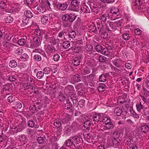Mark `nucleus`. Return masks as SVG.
Instances as JSON below:
<instances>
[{
    "label": "nucleus",
    "instance_id": "1",
    "mask_svg": "<svg viewBox=\"0 0 149 149\" xmlns=\"http://www.w3.org/2000/svg\"><path fill=\"white\" fill-rule=\"evenodd\" d=\"M79 4L80 2L77 0H71L68 9L73 11H78L79 10Z\"/></svg>",
    "mask_w": 149,
    "mask_h": 149
},
{
    "label": "nucleus",
    "instance_id": "2",
    "mask_svg": "<svg viewBox=\"0 0 149 149\" xmlns=\"http://www.w3.org/2000/svg\"><path fill=\"white\" fill-rule=\"evenodd\" d=\"M120 134L117 132L113 133V136L111 138V145L113 146H118L120 142Z\"/></svg>",
    "mask_w": 149,
    "mask_h": 149
},
{
    "label": "nucleus",
    "instance_id": "3",
    "mask_svg": "<svg viewBox=\"0 0 149 149\" xmlns=\"http://www.w3.org/2000/svg\"><path fill=\"white\" fill-rule=\"evenodd\" d=\"M11 86L12 84H6L3 85V90L1 91L3 97H8V96L10 94L9 93H8V92L11 89Z\"/></svg>",
    "mask_w": 149,
    "mask_h": 149
},
{
    "label": "nucleus",
    "instance_id": "4",
    "mask_svg": "<svg viewBox=\"0 0 149 149\" xmlns=\"http://www.w3.org/2000/svg\"><path fill=\"white\" fill-rule=\"evenodd\" d=\"M41 39L40 37H35L33 39V42L31 45V47L35 48L39 47L41 43Z\"/></svg>",
    "mask_w": 149,
    "mask_h": 149
},
{
    "label": "nucleus",
    "instance_id": "5",
    "mask_svg": "<svg viewBox=\"0 0 149 149\" xmlns=\"http://www.w3.org/2000/svg\"><path fill=\"white\" fill-rule=\"evenodd\" d=\"M122 21L116 22H110L109 23V27L111 28V29L114 31L117 29V28L120 27L122 24Z\"/></svg>",
    "mask_w": 149,
    "mask_h": 149
},
{
    "label": "nucleus",
    "instance_id": "6",
    "mask_svg": "<svg viewBox=\"0 0 149 149\" xmlns=\"http://www.w3.org/2000/svg\"><path fill=\"white\" fill-rule=\"evenodd\" d=\"M71 137L74 145L76 146H77V144L81 143L83 141L82 138L77 136Z\"/></svg>",
    "mask_w": 149,
    "mask_h": 149
},
{
    "label": "nucleus",
    "instance_id": "7",
    "mask_svg": "<svg viewBox=\"0 0 149 149\" xmlns=\"http://www.w3.org/2000/svg\"><path fill=\"white\" fill-rule=\"evenodd\" d=\"M72 140L71 137H70L69 139L65 141V143L67 146L71 148H74L76 147V146L74 145Z\"/></svg>",
    "mask_w": 149,
    "mask_h": 149
},
{
    "label": "nucleus",
    "instance_id": "8",
    "mask_svg": "<svg viewBox=\"0 0 149 149\" xmlns=\"http://www.w3.org/2000/svg\"><path fill=\"white\" fill-rule=\"evenodd\" d=\"M81 77L78 74H76L74 75L72 77V81L73 82H79L81 80Z\"/></svg>",
    "mask_w": 149,
    "mask_h": 149
},
{
    "label": "nucleus",
    "instance_id": "9",
    "mask_svg": "<svg viewBox=\"0 0 149 149\" xmlns=\"http://www.w3.org/2000/svg\"><path fill=\"white\" fill-rule=\"evenodd\" d=\"M69 2H66L63 3H61L59 6V9L62 11L65 10L67 9Z\"/></svg>",
    "mask_w": 149,
    "mask_h": 149
},
{
    "label": "nucleus",
    "instance_id": "10",
    "mask_svg": "<svg viewBox=\"0 0 149 149\" xmlns=\"http://www.w3.org/2000/svg\"><path fill=\"white\" fill-rule=\"evenodd\" d=\"M38 110L41 109L42 107H43V102L41 100H38L34 104Z\"/></svg>",
    "mask_w": 149,
    "mask_h": 149
},
{
    "label": "nucleus",
    "instance_id": "11",
    "mask_svg": "<svg viewBox=\"0 0 149 149\" xmlns=\"http://www.w3.org/2000/svg\"><path fill=\"white\" fill-rule=\"evenodd\" d=\"M36 9L38 10V12H39L41 13H44L45 12L46 9L45 7L43 5H39L38 6L37 5L35 7Z\"/></svg>",
    "mask_w": 149,
    "mask_h": 149
},
{
    "label": "nucleus",
    "instance_id": "12",
    "mask_svg": "<svg viewBox=\"0 0 149 149\" xmlns=\"http://www.w3.org/2000/svg\"><path fill=\"white\" fill-rule=\"evenodd\" d=\"M76 95L71 92H68V97L69 99H73L74 100V102L75 103L76 102V100L77 98L76 96Z\"/></svg>",
    "mask_w": 149,
    "mask_h": 149
},
{
    "label": "nucleus",
    "instance_id": "13",
    "mask_svg": "<svg viewBox=\"0 0 149 149\" xmlns=\"http://www.w3.org/2000/svg\"><path fill=\"white\" fill-rule=\"evenodd\" d=\"M23 26H25L26 27H29L30 26V21L29 19L26 17H24L22 20Z\"/></svg>",
    "mask_w": 149,
    "mask_h": 149
},
{
    "label": "nucleus",
    "instance_id": "14",
    "mask_svg": "<svg viewBox=\"0 0 149 149\" xmlns=\"http://www.w3.org/2000/svg\"><path fill=\"white\" fill-rule=\"evenodd\" d=\"M141 130L142 132L145 134L146 133L149 131V126L146 125H142L141 126Z\"/></svg>",
    "mask_w": 149,
    "mask_h": 149
},
{
    "label": "nucleus",
    "instance_id": "15",
    "mask_svg": "<svg viewBox=\"0 0 149 149\" xmlns=\"http://www.w3.org/2000/svg\"><path fill=\"white\" fill-rule=\"evenodd\" d=\"M123 112L122 111V109L119 108H116L114 110V113L116 116H119L121 114H123Z\"/></svg>",
    "mask_w": 149,
    "mask_h": 149
},
{
    "label": "nucleus",
    "instance_id": "16",
    "mask_svg": "<svg viewBox=\"0 0 149 149\" xmlns=\"http://www.w3.org/2000/svg\"><path fill=\"white\" fill-rule=\"evenodd\" d=\"M71 117L70 116L67 115L65 118L62 119L61 122L64 124H66L68 123L70 120Z\"/></svg>",
    "mask_w": 149,
    "mask_h": 149
},
{
    "label": "nucleus",
    "instance_id": "17",
    "mask_svg": "<svg viewBox=\"0 0 149 149\" xmlns=\"http://www.w3.org/2000/svg\"><path fill=\"white\" fill-rule=\"evenodd\" d=\"M91 123L90 121L89 120L86 121L84 123V126L86 128V130L89 131L90 129V126Z\"/></svg>",
    "mask_w": 149,
    "mask_h": 149
},
{
    "label": "nucleus",
    "instance_id": "18",
    "mask_svg": "<svg viewBox=\"0 0 149 149\" xmlns=\"http://www.w3.org/2000/svg\"><path fill=\"white\" fill-rule=\"evenodd\" d=\"M96 26L97 27V31H98L99 33L102 31L103 26L102 24H100L99 22H97V25Z\"/></svg>",
    "mask_w": 149,
    "mask_h": 149
},
{
    "label": "nucleus",
    "instance_id": "19",
    "mask_svg": "<svg viewBox=\"0 0 149 149\" xmlns=\"http://www.w3.org/2000/svg\"><path fill=\"white\" fill-rule=\"evenodd\" d=\"M100 118V114H96L93 116V121L96 123H98L99 121Z\"/></svg>",
    "mask_w": 149,
    "mask_h": 149
},
{
    "label": "nucleus",
    "instance_id": "20",
    "mask_svg": "<svg viewBox=\"0 0 149 149\" xmlns=\"http://www.w3.org/2000/svg\"><path fill=\"white\" fill-rule=\"evenodd\" d=\"M68 22L70 23H72L75 19L76 16L74 14L70 13L69 14Z\"/></svg>",
    "mask_w": 149,
    "mask_h": 149
},
{
    "label": "nucleus",
    "instance_id": "21",
    "mask_svg": "<svg viewBox=\"0 0 149 149\" xmlns=\"http://www.w3.org/2000/svg\"><path fill=\"white\" fill-rule=\"evenodd\" d=\"M72 102H70L68 99H66V103L65 104V107L67 109H69L71 108L73 106Z\"/></svg>",
    "mask_w": 149,
    "mask_h": 149
},
{
    "label": "nucleus",
    "instance_id": "22",
    "mask_svg": "<svg viewBox=\"0 0 149 149\" xmlns=\"http://www.w3.org/2000/svg\"><path fill=\"white\" fill-rule=\"evenodd\" d=\"M106 86L104 84H102L98 86V90L100 92H102L105 90V88Z\"/></svg>",
    "mask_w": 149,
    "mask_h": 149
},
{
    "label": "nucleus",
    "instance_id": "23",
    "mask_svg": "<svg viewBox=\"0 0 149 149\" xmlns=\"http://www.w3.org/2000/svg\"><path fill=\"white\" fill-rule=\"evenodd\" d=\"M24 15L26 16V17L27 18H31L33 16V15L31 12L29 10H27L24 12Z\"/></svg>",
    "mask_w": 149,
    "mask_h": 149
},
{
    "label": "nucleus",
    "instance_id": "24",
    "mask_svg": "<svg viewBox=\"0 0 149 149\" xmlns=\"http://www.w3.org/2000/svg\"><path fill=\"white\" fill-rule=\"evenodd\" d=\"M9 65L11 68H14L16 67L17 65V63L14 60H12L10 61L9 63Z\"/></svg>",
    "mask_w": 149,
    "mask_h": 149
},
{
    "label": "nucleus",
    "instance_id": "25",
    "mask_svg": "<svg viewBox=\"0 0 149 149\" xmlns=\"http://www.w3.org/2000/svg\"><path fill=\"white\" fill-rule=\"evenodd\" d=\"M89 29L91 31L95 33H98L97 30V27L95 26L91 25L89 27Z\"/></svg>",
    "mask_w": 149,
    "mask_h": 149
},
{
    "label": "nucleus",
    "instance_id": "26",
    "mask_svg": "<svg viewBox=\"0 0 149 149\" xmlns=\"http://www.w3.org/2000/svg\"><path fill=\"white\" fill-rule=\"evenodd\" d=\"M48 19L47 17L42 15L41 17V22L42 24H45L48 22Z\"/></svg>",
    "mask_w": 149,
    "mask_h": 149
},
{
    "label": "nucleus",
    "instance_id": "27",
    "mask_svg": "<svg viewBox=\"0 0 149 149\" xmlns=\"http://www.w3.org/2000/svg\"><path fill=\"white\" fill-rule=\"evenodd\" d=\"M107 75L106 74H103L100 76L99 79L100 81L104 82L106 80Z\"/></svg>",
    "mask_w": 149,
    "mask_h": 149
},
{
    "label": "nucleus",
    "instance_id": "28",
    "mask_svg": "<svg viewBox=\"0 0 149 149\" xmlns=\"http://www.w3.org/2000/svg\"><path fill=\"white\" fill-rule=\"evenodd\" d=\"M107 58L102 55H100L99 56V61L100 62L104 63L107 60Z\"/></svg>",
    "mask_w": 149,
    "mask_h": 149
},
{
    "label": "nucleus",
    "instance_id": "29",
    "mask_svg": "<svg viewBox=\"0 0 149 149\" xmlns=\"http://www.w3.org/2000/svg\"><path fill=\"white\" fill-rule=\"evenodd\" d=\"M42 54L40 53H38L37 54H35L34 56V59L37 61H41L42 59L41 55Z\"/></svg>",
    "mask_w": 149,
    "mask_h": 149
},
{
    "label": "nucleus",
    "instance_id": "30",
    "mask_svg": "<svg viewBox=\"0 0 149 149\" xmlns=\"http://www.w3.org/2000/svg\"><path fill=\"white\" fill-rule=\"evenodd\" d=\"M72 62L74 65L77 66L79 64L80 61L78 58H75L72 60Z\"/></svg>",
    "mask_w": 149,
    "mask_h": 149
},
{
    "label": "nucleus",
    "instance_id": "31",
    "mask_svg": "<svg viewBox=\"0 0 149 149\" xmlns=\"http://www.w3.org/2000/svg\"><path fill=\"white\" fill-rule=\"evenodd\" d=\"M115 127V125L112 122H111L109 124L107 125L105 127L107 129L110 130L114 129Z\"/></svg>",
    "mask_w": 149,
    "mask_h": 149
},
{
    "label": "nucleus",
    "instance_id": "32",
    "mask_svg": "<svg viewBox=\"0 0 149 149\" xmlns=\"http://www.w3.org/2000/svg\"><path fill=\"white\" fill-rule=\"evenodd\" d=\"M81 11L85 13H90V11L89 8L85 6L81 8Z\"/></svg>",
    "mask_w": 149,
    "mask_h": 149
},
{
    "label": "nucleus",
    "instance_id": "33",
    "mask_svg": "<svg viewBox=\"0 0 149 149\" xmlns=\"http://www.w3.org/2000/svg\"><path fill=\"white\" fill-rule=\"evenodd\" d=\"M23 86L25 90L28 89H33V87L30 84H29L28 83L24 84L23 85Z\"/></svg>",
    "mask_w": 149,
    "mask_h": 149
},
{
    "label": "nucleus",
    "instance_id": "34",
    "mask_svg": "<svg viewBox=\"0 0 149 149\" xmlns=\"http://www.w3.org/2000/svg\"><path fill=\"white\" fill-rule=\"evenodd\" d=\"M76 35V33L74 31H70L68 34L69 37L71 38H75Z\"/></svg>",
    "mask_w": 149,
    "mask_h": 149
},
{
    "label": "nucleus",
    "instance_id": "35",
    "mask_svg": "<svg viewBox=\"0 0 149 149\" xmlns=\"http://www.w3.org/2000/svg\"><path fill=\"white\" fill-rule=\"evenodd\" d=\"M90 8L92 10V13H93V14L95 15L98 13V8L97 7L93 6L92 7L90 6Z\"/></svg>",
    "mask_w": 149,
    "mask_h": 149
},
{
    "label": "nucleus",
    "instance_id": "36",
    "mask_svg": "<svg viewBox=\"0 0 149 149\" xmlns=\"http://www.w3.org/2000/svg\"><path fill=\"white\" fill-rule=\"evenodd\" d=\"M70 45V43L68 41H66L63 42L62 44V46L63 48L65 49H67L69 48Z\"/></svg>",
    "mask_w": 149,
    "mask_h": 149
},
{
    "label": "nucleus",
    "instance_id": "37",
    "mask_svg": "<svg viewBox=\"0 0 149 149\" xmlns=\"http://www.w3.org/2000/svg\"><path fill=\"white\" fill-rule=\"evenodd\" d=\"M81 71L82 74L84 75L88 74L90 72V70L86 67L84 69H82Z\"/></svg>",
    "mask_w": 149,
    "mask_h": 149
},
{
    "label": "nucleus",
    "instance_id": "38",
    "mask_svg": "<svg viewBox=\"0 0 149 149\" xmlns=\"http://www.w3.org/2000/svg\"><path fill=\"white\" fill-rule=\"evenodd\" d=\"M26 41L24 39H21L18 40L17 42L20 45H24L26 43Z\"/></svg>",
    "mask_w": 149,
    "mask_h": 149
},
{
    "label": "nucleus",
    "instance_id": "39",
    "mask_svg": "<svg viewBox=\"0 0 149 149\" xmlns=\"http://www.w3.org/2000/svg\"><path fill=\"white\" fill-rule=\"evenodd\" d=\"M21 58L22 61H26L29 59V56L27 54H24L22 55Z\"/></svg>",
    "mask_w": 149,
    "mask_h": 149
},
{
    "label": "nucleus",
    "instance_id": "40",
    "mask_svg": "<svg viewBox=\"0 0 149 149\" xmlns=\"http://www.w3.org/2000/svg\"><path fill=\"white\" fill-rule=\"evenodd\" d=\"M45 139V138L40 136L38 137L37 141L39 143L42 144L44 143Z\"/></svg>",
    "mask_w": 149,
    "mask_h": 149
},
{
    "label": "nucleus",
    "instance_id": "41",
    "mask_svg": "<svg viewBox=\"0 0 149 149\" xmlns=\"http://www.w3.org/2000/svg\"><path fill=\"white\" fill-rule=\"evenodd\" d=\"M119 12H113V11H110V13L109 14L110 16H112L113 17H114L113 18V17H111V18H113L114 19H116L117 18L116 16H117V14Z\"/></svg>",
    "mask_w": 149,
    "mask_h": 149
},
{
    "label": "nucleus",
    "instance_id": "42",
    "mask_svg": "<svg viewBox=\"0 0 149 149\" xmlns=\"http://www.w3.org/2000/svg\"><path fill=\"white\" fill-rule=\"evenodd\" d=\"M93 49V46L91 44H87L86 47V49L87 52L92 51Z\"/></svg>",
    "mask_w": 149,
    "mask_h": 149
},
{
    "label": "nucleus",
    "instance_id": "43",
    "mask_svg": "<svg viewBox=\"0 0 149 149\" xmlns=\"http://www.w3.org/2000/svg\"><path fill=\"white\" fill-rule=\"evenodd\" d=\"M54 122V125L56 127H60L61 125V123L60 122V121L56 119L55 120Z\"/></svg>",
    "mask_w": 149,
    "mask_h": 149
},
{
    "label": "nucleus",
    "instance_id": "44",
    "mask_svg": "<svg viewBox=\"0 0 149 149\" xmlns=\"http://www.w3.org/2000/svg\"><path fill=\"white\" fill-rule=\"evenodd\" d=\"M7 101L10 103L13 102L15 100V97L14 96L10 95L7 98Z\"/></svg>",
    "mask_w": 149,
    "mask_h": 149
},
{
    "label": "nucleus",
    "instance_id": "45",
    "mask_svg": "<svg viewBox=\"0 0 149 149\" xmlns=\"http://www.w3.org/2000/svg\"><path fill=\"white\" fill-rule=\"evenodd\" d=\"M101 53L107 56L109 54V52L106 48H103Z\"/></svg>",
    "mask_w": 149,
    "mask_h": 149
},
{
    "label": "nucleus",
    "instance_id": "46",
    "mask_svg": "<svg viewBox=\"0 0 149 149\" xmlns=\"http://www.w3.org/2000/svg\"><path fill=\"white\" fill-rule=\"evenodd\" d=\"M74 89V87L73 86L71 85H68L67 86L65 89V91L67 92L68 91H70L73 90Z\"/></svg>",
    "mask_w": 149,
    "mask_h": 149
},
{
    "label": "nucleus",
    "instance_id": "47",
    "mask_svg": "<svg viewBox=\"0 0 149 149\" xmlns=\"http://www.w3.org/2000/svg\"><path fill=\"white\" fill-rule=\"evenodd\" d=\"M44 73L42 71L38 72L36 74V76L38 79H41L43 76Z\"/></svg>",
    "mask_w": 149,
    "mask_h": 149
},
{
    "label": "nucleus",
    "instance_id": "48",
    "mask_svg": "<svg viewBox=\"0 0 149 149\" xmlns=\"http://www.w3.org/2000/svg\"><path fill=\"white\" fill-rule=\"evenodd\" d=\"M29 109L31 112L33 113H34L36 111H38L34 104L32 106H31L29 107Z\"/></svg>",
    "mask_w": 149,
    "mask_h": 149
},
{
    "label": "nucleus",
    "instance_id": "49",
    "mask_svg": "<svg viewBox=\"0 0 149 149\" xmlns=\"http://www.w3.org/2000/svg\"><path fill=\"white\" fill-rule=\"evenodd\" d=\"M136 107L137 110L139 112L141 111V109H143L144 108V107L142 106L141 102H140V104H136Z\"/></svg>",
    "mask_w": 149,
    "mask_h": 149
},
{
    "label": "nucleus",
    "instance_id": "50",
    "mask_svg": "<svg viewBox=\"0 0 149 149\" xmlns=\"http://www.w3.org/2000/svg\"><path fill=\"white\" fill-rule=\"evenodd\" d=\"M95 49L97 52H101L103 47L102 46L100 45H97L95 47Z\"/></svg>",
    "mask_w": 149,
    "mask_h": 149
},
{
    "label": "nucleus",
    "instance_id": "51",
    "mask_svg": "<svg viewBox=\"0 0 149 149\" xmlns=\"http://www.w3.org/2000/svg\"><path fill=\"white\" fill-rule=\"evenodd\" d=\"M143 88H145L146 89L149 90V81L147 80L146 81L145 83L143 85Z\"/></svg>",
    "mask_w": 149,
    "mask_h": 149
},
{
    "label": "nucleus",
    "instance_id": "52",
    "mask_svg": "<svg viewBox=\"0 0 149 149\" xmlns=\"http://www.w3.org/2000/svg\"><path fill=\"white\" fill-rule=\"evenodd\" d=\"M25 76H26L24 78L25 79L26 81H28L29 82H32L33 79L32 78L30 77L29 76L26 74Z\"/></svg>",
    "mask_w": 149,
    "mask_h": 149
},
{
    "label": "nucleus",
    "instance_id": "53",
    "mask_svg": "<svg viewBox=\"0 0 149 149\" xmlns=\"http://www.w3.org/2000/svg\"><path fill=\"white\" fill-rule=\"evenodd\" d=\"M22 105L21 103L19 102H17L16 103L15 108L17 109H20L22 108Z\"/></svg>",
    "mask_w": 149,
    "mask_h": 149
},
{
    "label": "nucleus",
    "instance_id": "54",
    "mask_svg": "<svg viewBox=\"0 0 149 149\" xmlns=\"http://www.w3.org/2000/svg\"><path fill=\"white\" fill-rule=\"evenodd\" d=\"M69 14H66L63 15L62 17V20L65 22L68 21Z\"/></svg>",
    "mask_w": 149,
    "mask_h": 149
},
{
    "label": "nucleus",
    "instance_id": "55",
    "mask_svg": "<svg viewBox=\"0 0 149 149\" xmlns=\"http://www.w3.org/2000/svg\"><path fill=\"white\" fill-rule=\"evenodd\" d=\"M129 34L127 33H124L123 34V38L125 40H128L130 38Z\"/></svg>",
    "mask_w": 149,
    "mask_h": 149
},
{
    "label": "nucleus",
    "instance_id": "56",
    "mask_svg": "<svg viewBox=\"0 0 149 149\" xmlns=\"http://www.w3.org/2000/svg\"><path fill=\"white\" fill-rule=\"evenodd\" d=\"M5 21L6 23H10L13 21V18L11 16H8L5 19Z\"/></svg>",
    "mask_w": 149,
    "mask_h": 149
},
{
    "label": "nucleus",
    "instance_id": "57",
    "mask_svg": "<svg viewBox=\"0 0 149 149\" xmlns=\"http://www.w3.org/2000/svg\"><path fill=\"white\" fill-rule=\"evenodd\" d=\"M58 99L61 102H63L65 100V98L64 95H63L61 93H60L59 95Z\"/></svg>",
    "mask_w": 149,
    "mask_h": 149
},
{
    "label": "nucleus",
    "instance_id": "58",
    "mask_svg": "<svg viewBox=\"0 0 149 149\" xmlns=\"http://www.w3.org/2000/svg\"><path fill=\"white\" fill-rule=\"evenodd\" d=\"M28 125L30 127H33L35 125V123L33 120H29L28 122Z\"/></svg>",
    "mask_w": 149,
    "mask_h": 149
},
{
    "label": "nucleus",
    "instance_id": "59",
    "mask_svg": "<svg viewBox=\"0 0 149 149\" xmlns=\"http://www.w3.org/2000/svg\"><path fill=\"white\" fill-rule=\"evenodd\" d=\"M8 79L10 81L13 82L16 80V78L14 75H12L10 76L9 77Z\"/></svg>",
    "mask_w": 149,
    "mask_h": 149
},
{
    "label": "nucleus",
    "instance_id": "60",
    "mask_svg": "<svg viewBox=\"0 0 149 149\" xmlns=\"http://www.w3.org/2000/svg\"><path fill=\"white\" fill-rule=\"evenodd\" d=\"M33 0H24V3L25 5L27 6H29L30 4H31L33 2Z\"/></svg>",
    "mask_w": 149,
    "mask_h": 149
},
{
    "label": "nucleus",
    "instance_id": "61",
    "mask_svg": "<svg viewBox=\"0 0 149 149\" xmlns=\"http://www.w3.org/2000/svg\"><path fill=\"white\" fill-rule=\"evenodd\" d=\"M107 15L106 14H104L102 15L101 16L100 19L101 22H104L107 20Z\"/></svg>",
    "mask_w": 149,
    "mask_h": 149
},
{
    "label": "nucleus",
    "instance_id": "62",
    "mask_svg": "<svg viewBox=\"0 0 149 149\" xmlns=\"http://www.w3.org/2000/svg\"><path fill=\"white\" fill-rule=\"evenodd\" d=\"M19 139L20 141H23L26 139V137L24 135H22L19 136Z\"/></svg>",
    "mask_w": 149,
    "mask_h": 149
},
{
    "label": "nucleus",
    "instance_id": "63",
    "mask_svg": "<svg viewBox=\"0 0 149 149\" xmlns=\"http://www.w3.org/2000/svg\"><path fill=\"white\" fill-rule=\"evenodd\" d=\"M83 136L85 139H90V138L91 136L89 133L85 132L83 134Z\"/></svg>",
    "mask_w": 149,
    "mask_h": 149
},
{
    "label": "nucleus",
    "instance_id": "64",
    "mask_svg": "<svg viewBox=\"0 0 149 149\" xmlns=\"http://www.w3.org/2000/svg\"><path fill=\"white\" fill-rule=\"evenodd\" d=\"M144 91L143 94L144 95H146L147 97L149 96V90H146L145 89V88H143Z\"/></svg>",
    "mask_w": 149,
    "mask_h": 149
}]
</instances>
